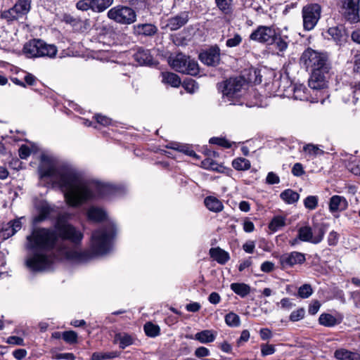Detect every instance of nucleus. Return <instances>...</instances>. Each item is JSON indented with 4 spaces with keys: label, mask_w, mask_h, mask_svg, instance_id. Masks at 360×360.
I'll list each match as a JSON object with an SVG mask.
<instances>
[{
    "label": "nucleus",
    "mask_w": 360,
    "mask_h": 360,
    "mask_svg": "<svg viewBox=\"0 0 360 360\" xmlns=\"http://www.w3.org/2000/svg\"><path fill=\"white\" fill-rule=\"evenodd\" d=\"M305 315V310L304 308H300L295 311H293L289 317L290 321L292 322L298 321L302 320Z\"/></svg>",
    "instance_id": "obj_49"
},
{
    "label": "nucleus",
    "mask_w": 360,
    "mask_h": 360,
    "mask_svg": "<svg viewBox=\"0 0 360 360\" xmlns=\"http://www.w3.org/2000/svg\"><path fill=\"white\" fill-rule=\"evenodd\" d=\"M348 206V200L344 196L334 195L329 199L328 210L333 214L346 210Z\"/></svg>",
    "instance_id": "obj_15"
},
{
    "label": "nucleus",
    "mask_w": 360,
    "mask_h": 360,
    "mask_svg": "<svg viewBox=\"0 0 360 360\" xmlns=\"http://www.w3.org/2000/svg\"><path fill=\"white\" fill-rule=\"evenodd\" d=\"M276 31L273 27L260 25L250 34V39L259 43L272 44Z\"/></svg>",
    "instance_id": "obj_12"
},
{
    "label": "nucleus",
    "mask_w": 360,
    "mask_h": 360,
    "mask_svg": "<svg viewBox=\"0 0 360 360\" xmlns=\"http://www.w3.org/2000/svg\"><path fill=\"white\" fill-rule=\"evenodd\" d=\"M22 52L29 58H54L58 49L55 45L47 44L41 39H32L24 45Z\"/></svg>",
    "instance_id": "obj_5"
},
{
    "label": "nucleus",
    "mask_w": 360,
    "mask_h": 360,
    "mask_svg": "<svg viewBox=\"0 0 360 360\" xmlns=\"http://www.w3.org/2000/svg\"><path fill=\"white\" fill-rule=\"evenodd\" d=\"M334 356L338 360H360V354L346 349H338L334 352Z\"/></svg>",
    "instance_id": "obj_29"
},
{
    "label": "nucleus",
    "mask_w": 360,
    "mask_h": 360,
    "mask_svg": "<svg viewBox=\"0 0 360 360\" xmlns=\"http://www.w3.org/2000/svg\"><path fill=\"white\" fill-rule=\"evenodd\" d=\"M325 234V229L322 226H316L313 229L305 226L298 230V238L304 242L313 244L321 243Z\"/></svg>",
    "instance_id": "obj_10"
},
{
    "label": "nucleus",
    "mask_w": 360,
    "mask_h": 360,
    "mask_svg": "<svg viewBox=\"0 0 360 360\" xmlns=\"http://www.w3.org/2000/svg\"><path fill=\"white\" fill-rule=\"evenodd\" d=\"M189 20V14L187 11L181 12L178 15L169 18L167 20L165 27L171 31H175L180 29L187 23Z\"/></svg>",
    "instance_id": "obj_17"
},
{
    "label": "nucleus",
    "mask_w": 360,
    "mask_h": 360,
    "mask_svg": "<svg viewBox=\"0 0 360 360\" xmlns=\"http://www.w3.org/2000/svg\"><path fill=\"white\" fill-rule=\"evenodd\" d=\"M202 167L206 169L217 170L218 165L210 158H206L202 161Z\"/></svg>",
    "instance_id": "obj_52"
},
{
    "label": "nucleus",
    "mask_w": 360,
    "mask_h": 360,
    "mask_svg": "<svg viewBox=\"0 0 360 360\" xmlns=\"http://www.w3.org/2000/svg\"><path fill=\"white\" fill-rule=\"evenodd\" d=\"M117 232L116 226L112 221L99 229L94 231L91 235V248L96 255H105L112 248V241Z\"/></svg>",
    "instance_id": "obj_4"
},
{
    "label": "nucleus",
    "mask_w": 360,
    "mask_h": 360,
    "mask_svg": "<svg viewBox=\"0 0 360 360\" xmlns=\"http://www.w3.org/2000/svg\"><path fill=\"white\" fill-rule=\"evenodd\" d=\"M233 0H214L217 8L224 15H231L233 12Z\"/></svg>",
    "instance_id": "obj_32"
},
{
    "label": "nucleus",
    "mask_w": 360,
    "mask_h": 360,
    "mask_svg": "<svg viewBox=\"0 0 360 360\" xmlns=\"http://www.w3.org/2000/svg\"><path fill=\"white\" fill-rule=\"evenodd\" d=\"M6 342L13 345H24V340L18 336H10L7 338Z\"/></svg>",
    "instance_id": "obj_61"
},
{
    "label": "nucleus",
    "mask_w": 360,
    "mask_h": 360,
    "mask_svg": "<svg viewBox=\"0 0 360 360\" xmlns=\"http://www.w3.org/2000/svg\"><path fill=\"white\" fill-rule=\"evenodd\" d=\"M210 143L217 144L226 148L231 147V143L224 138L212 137L209 141Z\"/></svg>",
    "instance_id": "obj_50"
},
{
    "label": "nucleus",
    "mask_w": 360,
    "mask_h": 360,
    "mask_svg": "<svg viewBox=\"0 0 360 360\" xmlns=\"http://www.w3.org/2000/svg\"><path fill=\"white\" fill-rule=\"evenodd\" d=\"M259 335L262 340H266L272 338L273 334L269 328H264L260 329Z\"/></svg>",
    "instance_id": "obj_63"
},
{
    "label": "nucleus",
    "mask_w": 360,
    "mask_h": 360,
    "mask_svg": "<svg viewBox=\"0 0 360 360\" xmlns=\"http://www.w3.org/2000/svg\"><path fill=\"white\" fill-rule=\"evenodd\" d=\"M38 215L34 219L35 223L41 222L49 217L53 207L46 202H41L39 205L38 207Z\"/></svg>",
    "instance_id": "obj_23"
},
{
    "label": "nucleus",
    "mask_w": 360,
    "mask_h": 360,
    "mask_svg": "<svg viewBox=\"0 0 360 360\" xmlns=\"http://www.w3.org/2000/svg\"><path fill=\"white\" fill-rule=\"evenodd\" d=\"M321 307V303L318 300H314L309 304L308 308V312L311 315L316 314Z\"/></svg>",
    "instance_id": "obj_57"
},
{
    "label": "nucleus",
    "mask_w": 360,
    "mask_h": 360,
    "mask_svg": "<svg viewBox=\"0 0 360 360\" xmlns=\"http://www.w3.org/2000/svg\"><path fill=\"white\" fill-rule=\"evenodd\" d=\"M167 147L168 148H172L182 152L191 157H193L195 158H198V155L195 153V151L191 149L188 146L181 145L179 143H170L167 146Z\"/></svg>",
    "instance_id": "obj_37"
},
{
    "label": "nucleus",
    "mask_w": 360,
    "mask_h": 360,
    "mask_svg": "<svg viewBox=\"0 0 360 360\" xmlns=\"http://www.w3.org/2000/svg\"><path fill=\"white\" fill-rule=\"evenodd\" d=\"M280 198L287 204H293L299 200L300 195L291 189H285L281 192Z\"/></svg>",
    "instance_id": "obj_34"
},
{
    "label": "nucleus",
    "mask_w": 360,
    "mask_h": 360,
    "mask_svg": "<svg viewBox=\"0 0 360 360\" xmlns=\"http://www.w3.org/2000/svg\"><path fill=\"white\" fill-rule=\"evenodd\" d=\"M134 32L139 35L152 36L155 34L158 29L152 24H138L134 27Z\"/></svg>",
    "instance_id": "obj_28"
},
{
    "label": "nucleus",
    "mask_w": 360,
    "mask_h": 360,
    "mask_svg": "<svg viewBox=\"0 0 360 360\" xmlns=\"http://www.w3.org/2000/svg\"><path fill=\"white\" fill-rule=\"evenodd\" d=\"M313 293V290L309 284H304L298 289V296L301 298H308Z\"/></svg>",
    "instance_id": "obj_46"
},
{
    "label": "nucleus",
    "mask_w": 360,
    "mask_h": 360,
    "mask_svg": "<svg viewBox=\"0 0 360 360\" xmlns=\"http://www.w3.org/2000/svg\"><path fill=\"white\" fill-rule=\"evenodd\" d=\"M113 0H91L92 11L95 12H102L110 6Z\"/></svg>",
    "instance_id": "obj_38"
},
{
    "label": "nucleus",
    "mask_w": 360,
    "mask_h": 360,
    "mask_svg": "<svg viewBox=\"0 0 360 360\" xmlns=\"http://www.w3.org/2000/svg\"><path fill=\"white\" fill-rule=\"evenodd\" d=\"M266 184H270V185L277 184L280 182V178L274 172H270L268 173V174L266 176Z\"/></svg>",
    "instance_id": "obj_54"
},
{
    "label": "nucleus",
    "mask_w": 360,
    "mask_h": 360,
    "mask_svg": "<svg viewBox=\"0 0 360 360\" xmlns=\"http://www.w3.org/2000/svg\"><path fill=\"white\" fill-rule=\"evenodd\" d=\"M286 225V218L283 216H275L269 224V229L272 232H276Z\"/></svg>",
    "instance_id": "obj_35"
},
{
    "label": "nucleus",
    "mask_w": 360,
    "mask_h": 360,
    "mask_svg": "<svg viewBox=\"0 0 360 360\" xmlns=\"http://www.w3.org/2000/svg\"><path fill=\"white\" fill-rule=\"evenodd\" d=\"M228 39L226 41V46L229 48H233L239 46L243 40L241 35L239 33H234L233 35H228Z\"/></svg>",
    "instance_id": "obj_41"
},
{
    "label": "nucleus",
    "mask_w": 360,
    "mask_h": 360,
    "mask_svg": "<svg viewBox=\"0 0 360 360\" xmlns=\"http://www.w3.org/2000/svg\"><path fill=\"white\" fill-rule=\"evenodd\" d=\"M22 227V223L20 219H15L4 224L0 230V237L3 239H8L13 236Z\"/></svg>",
    "instance_id": "obj_19"
},
{
    "label": "nucleus",
    "mask_w": 360,
    "mask_h": 360,
    "mask_svg": "<svg viewBox=\"0 0 360 360\" xmlns=\"http://www.w3.org/2000/svg\"><path fill=\"white\" fill-rule=\"evenodd\" d=\"M233 167L238 171L248 170L250 168V162L244 158L234 159L232 162Z\"/></svg>",
    "instance_id": "obj_39"
},
{
    "label": "nucleus",
    "mask_w": 360,
    "mask_h": 360,
    "mask_svg": "<svg viewBox=\"0 0 360 360\" xmlns=\"http://www.w3.org/2000/svg\"><path fill=\"white\" fill-rule=\"evenodd\" d=\"M82 231L72 224L59 218L55 229L37 228L27 236L26 248L31 255L26 265L34 271L51 269L56 259H65L82 263L89 261L93 255L82 250Z\"/></svg>",
    "instance_id": "obj_1"
},
{
    "label": "nucleus",
    "mask_w": 360,
    "mask_h": 360,
    "mask_svg": "<svg viewBox=\"0 0 360 360\" xmlns=\"http://www.w3.org/2000/svg\"><path fill=\"white\" fill-rule=\"evenodd\" d=\"M275 268L274 264L269 261H266L261 264L260 269L264 273H270Z\"/></svg>",
    "instance_id": "obj_60"
},
{
    "label": "nucleus",
    "mask_w": 360,
    "mask_h": 360,
    "mask_svg": "<svg viewBox=\"0 0 360 360\" xmlns=\"http://www.w3.org/2000/svg\"><path fill=\"white\" fill-rule=\"evenodd\" d=\"M62 338L68 343H75L77 340V334L73 330L65 331L62 334Z\"/></svg>",
    "instance_id": "obj_48"
},
{
    "label": "nucleus",
    "mask_w": 360,
    "mask_h": 360,
    "mask_svg": "<svg viewBox=\"0 0 360 360\" xmlns=\"http://www.w3.org/2000/svg\"><path fill=\"white\" fill-rule=\"evenodd\" d=\"M108 17L123 25L131 24L136 19L135 11L131 8L124 6H117L110 8L108 12Z\"/></svg>",
    "instance_id": "obj_9"
},
{
    "label": "nucleus",
    "mask_w": 360,
    "mask_h": 360,
    "mask_svg": "<svg viewBox=\"0 0 360 360\" xmlns=\"http://www.w3.org/2000/svg\"><path fill=\"white\" fill-rule=\"evenodd\" d=\"M162 81L165 84H169L172 87H178L181 84L179 77L173 72H162Z\"/></svg>",
    "instance_id": "obj_33"
},
{
    "label": "nucleus",
    "mask_w": 360,
    "mask_h": 360,
    "mask_svg": "<svg viewBox=\"0 0 360 360\" xmlns=\"http://www.w3.org/2000/svg\"><path fill=\"white\" fill-rule=\"evenodd\" d=\"M338 240H339V235L336 231H332L329 233V234L328 236V238H327L328 243L329 245H332V246L336 245L338 242Z\"/></svg>",
    "instance_id": "obj_55"
},
{
    "label": "nucleus",
    "mask_w": 360,
    "mask_h": 360,
    "mask_svg": "<svg viewBox=\"0 0 360 360\" xmlns=\"http://www.w3.org/2000/svg\"><path fill=\"white\" fill-rule=\"evenodd\" d=\"M288 29L285 28L279 32H275L273 44L276 50L279 52H284L288 47L290 42L289 36L287 34Z\"/></svg>",
    "instance_id": "obj_18"
},
{
    "label": "nucleus",
    "mask_w": 360,
    "mask_h": 360,
    "mask_svg": "<svg viewBox=\"0 0 360 360\" xmlns=\"http://www.w3.org/2000/svg\"><path fill=\"white\" fill-rule=\"evenodd\" d=\"M143 328L146 335L149 337L154 338L160 334L159 326L150 322L146 323Z\"/></svg>",
    "instance_id": "obj_42"
},
{
    "label": "nucleus",
    "mask_w": 360,
    "mask_h": 360,
    "mask_svg": "<svg viewBox=\"0 0 360 360\" xmlns=\"http://www.w3.org/2000/svg\"><path fill=\"white\" fill-rule=\"evenodd\" d=\"M344 15L345 19L351 23L356 22L359 20V5L350 8H344Z\"/></svg>",
    "instance_id": "obj_36"
},
{
    "label": "nucleus",
    "mask_w": 360,
    "mask_h": 360,
    "mask_svg": "<svg viewBox=\"0 0 360 360\" xmlns=\"http://www.w3.org/2000/svg\"><path fill=\"white\" fill-rule=\"evenodd\" d=\"M328 34L340 46L346 41L348 35L345 29L342 25L330 27L328 30Z\"/></svg>",
    "instance_id": "obj_21"
},
{
    "label": "nucleus",
    "mask_w": 360,
    "mask_h": 360,
    "mask_svg": "<svg viewBox=\"0 0 360 360\" xmlns=\"http://www.w3.org/2000/svg\"><path fill=\"white\" fill-rule=\"evenodd\" d=\"M39 173L41 178H49L60 188L67 204L71 207H79L96 198H109L122 193L120 186L88 179L72 166L45 155L41 157Z\"/></svg>",
    "instance_id": "obj_2"
},
{
    "label": "nucleus",
    "mask_w": 360,
    "mask_h": 360,
    "mask_svg": "<svg viewBox=\"0 0 360 360\" xmlns=\"http://www.w3.org/2000/svg\"><path fill=\"white\" fill-rule=\"evenodd\" d=\"M321 15V6L319 4H309L302 9L303 28L312 30L317 25Z\"/></svg>",
    "instance_id": "obj_8"
},
{
    "label": "nucleus",
    "mask_w": 360,
    "mask_h": 360,
    "mask_svg": "<svg viewBox=\"0 0 360 360\" xmlns=\"http://www.w3.org/2000/svg\"><path fill=\"white\" fill-rule=\"evenodd\" d=\"M243 229L245 232L251 233L255 229V225L248 219H245L243 223Z\"/></svg>",
    "instance_id": "obj_64"
},
{
    "label": "nucleus",
    "mask_w": 360,
    "mask_h": 360,
    "mask_svg": "<svg viewBox=\"0 0 360 360\" xmlns=\"http://www.w3.org/2000/svg\"><path fill=\"white\" fill-rule=\"evenodd\" d=\"M96 122L103 126H108L111 124L112 120L106 116L98 114L95 115Z\"/></svg>",
    "instance_id": "obj_56"
},
{
    "label": "nucleus",
    "mask_w": 360,
    "mask_h": 360,
    "mask_svg": "<svg viewBox=\"0 0 360 360\" xmlns=\"http://www.w3.org/2000/svg\"><path fill=\"white\" fill-rule=\"evenodd\" d=\"M245 80L242 77H233L226 80L219 85L225 101L231 102V104H236L235 99L241 95V91Z\"/></svg>",
    "instance_id": "obj_7"
},
{
    "label": "nucleus",
    "mask_w": 360,
    "mask_h": 360,
    "mask_svg": "<svg viewBox=\"0 0 360 360\" xmlns=\"http://www.w3.org/2000/svg\"><path fill=\"white\" fill-rule=\"evenodd\" d=\"M205 205L211 212H220L224 209L223 203L221 200L214 196H207L204 200Z\"/></svg>",
    "instance_id": "obj_27"
},
{
    "label": "nucleus",
    "mask_w": 360,
    "mask_h": 360,
    "mask_svg": "<svg viewBox=\"0 0 360 360\" xmlns=\"http://www.w3.org/2000/svg\"><path fill=\"white\" fill-rule=\"evenodd\" d=\"M135 339L131 335L125 333H118L115 334L114 342L118 343L121 349H124L127 347L132 345Z\"/></svg>",
    "instance_id": "obj_25"
},
{
    "label": "nucleus",
    "mask_w": 360,
    "mask_h": 360,
    "mask_svg": "<svg viewBox=\"0 0 360 360\" xmlns=\"http://www.w3.org/2000/svg\"><path fill=\"white\" fill-rule=\"evenodd\" d=\"M91 5H93L91 4V0H79L76 4V8L78 10L83 11H88L89 9L92 10Z\"/></svg>",
    "instance_id": "obj_51"
},
{
    "label": "nucleus",
    "mask_w": 360,
    "mask_h": 360,
    "mask_svg": "<svg viewBox=\"0 0 360 360\" xmlns=\"http://www.w3.org/2000/svg\"><path fill=\"white\" fill-rule=\"evenodd\" d=\"M217 333L212 330H204L195 333L194 339L200 343L207 344L214 342Z\"/></svg>",
    "instance_id": "obj_30"
},
{
    "label": "nucleus",
    "mask_w": 360,
    "mask_h": 360,
    "mask_svg": "<svg viewBox=\"0 0 360 360\" xmlns=\"http://www.w3.org/2000/svg\"><path fill=\"white\" fill-rule=\"evenodd\" d=\"M319 203V198L316 195H309L304 200L305 208L309 210H315Z\"/></svg>",
    "instance_id": "obj_45"
},
{
    "label": "nucleus",
    "mask_w": 360,
    "mask_h": 360,
    "mask_svg": "<svg viewBox=\"0 0 360 360\" xmlns=\"http://www.w3.org/2000/svg\"><path fill=\"white\" fill-rule=\"evenodd\" d=\"M31 8V0H17L14 6L2 13V17L8 21L18 20L26 15Z\"/></svg>",
    "instance_id": "obj_11"
},
{
    "label": "nucleus",
    "mask_w": 360,
    "mask_h": 360,
    "mask_svg": "<svg viewBox=\"0 0 360 360\" xmlns=\"http://www.w3.org/2000/svg\"><path fill=\"white\" fill-rule=\"evenodd\" d=\"M199 58L207 65H216L220 60V49L217 46H212L207 51L201 53Z\"/></svg>",
    "instance_id": "obj_16"
},
{
    "label": "nucleus",
    "mask_w": 360,
    "mask_h": 360,
    "mask_svg": "<svg viewBox=\"0 0 360 360\" xmlns=\"http://www.w3.org/2000/svg\"><path fill=\"white\" fill-rule=\"evenodd\" d=\"M171 67L176 71L195 76L199 73L198 63L181 53H177L169 58Z\"/></svg>",
    "instance_id": "obj_6"
},
{
    "label": "nucleus",
    "mask_w": 360,
    "mask_h": 360,
    "mask_svg": "<svg viewBox=\"0 0 360 360\" xmlns=\"http://www.w3.org/2000/svg\"><path fill=\"white\" fill-rule=\"evenodd\" d=\"M226 323L231 327H237L240 325V317L235 313L230 312L225 316Z\"/></svg>",
    "instance_id": "obj_44"
},
{
    "label": "nucleus",
    "mask_w": 360,
    "mask_h": 360,
    "mask_svg": "<svg viewBox=\"0 0 360 360\" xmlns=\"http://www.w3.org/2000/svg\"><path fill=\"white\" fill-rule=\"evenodd\" d=\"M31 153V149L25 145H22L19 148V156L21 159H27Z\"/></svg>",
    "instance_id": "obj_62"
},
{
    "label": "nucleus",
    "mask_w": 360,
    "mask_h": 360,
    "mask_svg": "<svg viewBox=\"0 0 360 360\" xmlns=\"http://www.w3.org/2000/svg\"><path fill=\"white\" fill-rule=\"evenodd\" d=\"M293 91V98L296 100L300 101H309L311 103H318L321 101V103H323L324 100L320 99L317 95V91H313V93L316 92L315 97L311 96V94L308 92V89L303 84H295L292 87Z\"/></svg>",
    "instance_id": "obj_14"
},
{
    "label": "nucleus",
    "mask_w": 360,
    "mask_h": 360,
    "mask_svg": "<svg viewBox=\"0 0 360 360\" xmlns=\"http://www.w3.org/2000/svg\"><path fill=\"white\" fill-rule=\"evenodd\" d=\"M301 61L311 72L309 79V86L310 89L314 91L326 88V75L330 69L328 55L326 53L307 49L303 52L301 56Z\"/></svg>",
    "instance_id": "obj_3"
},
{
    "label": "nucleus",
    "mask_w": 360,
    "mask_h": 360,
    "mask_svg": "<svg viewBox=\"0 0 360 360\" xmlns=\"http://www.w3.org/2000/svg\"><path fill=\"white\" fill-rule=\"evenodd\" d=\"M305 261V254L297 251L285 253L279 257V263L283 269L297 264H302Z\"/></svg>",
    "instance_id": "obj_13"
},
{
    "label": "nucleus",
    "mask_w": 360,
    "mask_h": 360,
    "mask_svg": "<svg viewBox=\"0 0 360 360\" xmlns=\"http://www.w3.org/2000/svg\"><path fill=\"white\" fill-rule=\"evenodd\" d=\"M292 174L295 176H300L304 174L303 166L301 163H295L292 168Z\"/></svg>",
    "instance_id": "obj_58"
},
{
    "label": "nucleus",
    "mask_w": 360,
    "mask_h": 360,
    "mask_svg": "<svg viewBox=\"0 0 360 360\" xmlns=\"http://www.w3.org/2000/svg\"><path fill=\"white\" fill-rule=\"evenodd\" d=\"M119 355L120 353L117 352H94L91 355V360H105L116 358Z\"/></svg>",
    "instance_id": "obj_40"
},
{
    "label": "nucleus",
    "mask_w": 360,
    "mask_h": 360,
    "mask_svg": "<svg viewBox=\"0 0 360 360\" xmlns=\"http://www.w3.org/2000/svg\"><path fill=\"white\" fill-rule=\"evenodd\" d=\"M276 349L273 345L264 344L261 345V354L263 356L275 353Z\"/></svg>",
    "instance_id": "obj_53"
},
{
    "label": "nucleus",
    "mask_w": 360,
    "mask_h": 360,
    "mask_svg": "<svg viewBox=\"0 0 360 360\" xmlns=\"http://www.w3.org/2000/svg\"><path fill=\"white\" fill-rule=\"evenodd\" d=\"M230 288L242 298L248 296L251 291L250 286L244 283H233L230 285Z\"/></svg>",
    "instance_id": "obj_31"
},
{
    "label": "nucleus",
    "mask_w": 360,
    "mask_h": 360,
    "mask_svg": "<svg viewBox=\"0 0 360 360\" xmlns=\"http://www.w3.org/2000/svg\"><path fill=\"white\" fill-rule=\"evenodd\" d=\"M303 150L311 157H316L323 154V150L314 144H307L303 147Z\"/></svg>",
    "instance_id": "obj_43"
},
{
    "label": "nucleus",
    "mask_w": 360,
    "mask_h": 360,
    "mask_svg": "<svg viewBox=\"0 0 360 360\" xmlns=\"http://www.w3.org/2000/svg\"><path fill=\"white\" fill-rule=\"evenodd\" d=\"M88 219L95 222L101 221L107 218L105 211L98 207H90L86 212Z\"/></svg>",
    "instance_id": "obj_22"
},
{
    "label": "nucleus",
    "mask_w": 360,
    "mask_h": 360,
    "mask_svg": "<svg viewBox=\"0 0 360 360\" xmlns=\"http://www.w3.org/2000/svg\"><path fill=\"white\" fill-rule=\"evenodd\" d=\"M342 319L343 316L341 314L335 316L330 314L323 313L319 316V323L325 327L332 328L340 324Z\"/></svg>",
    "instance_id": "obj_20"
},
{
    "label": "nucleus",
    "mask_w": 360,
    "mask_h": 360,
    "mask_svg": "<svg viewBox=\"0 0 360 360\" xmlns=\"http://www.w3.org/2000/svg\"><path fill=\"white\" fill-rule=\"evenodd\" d=\"M134 60L141 65H150L153 58L148 50L139 49L134 54Z\"/></svg>",
    "instance_id": "obj_26"
},
{
    "label": "nucleus",
    "mask_w": 360,
    "mask_h": 360,
    "mask_svg": "<svg viewBox=\"0 0 360 360\" xmlns=\"http://www.w3.org/2000/svg\"><path fill=\"white\" fill-rule=\"evenodd\" d=\"M210 255L220 264H226L230 259L229 254L219 247L212 248L210 250Z\"/></svg>",
    "instance_id": "obj_24"
},
{
    "label": "nucleus",
    "mask_w": 360,
    "mask_h": 360,
    "mask_svg": "<svg viewBox=\"0 0 360 360\" xmlns=\"http://www.w3.org/2000/svg\"><path fill=\"white\" fill-rule=\"evenodd\" d=\"M210 350L205 347H200L195 351V355L198 358H203L210 356Z\"/></svg>",
    "instance_id": "obj_59"
},
{
    "label": "nucleus",
    "mask_w": 360,
    "mask_h": 360,
    "mask_svg": "<svg viewBox=\"0 0 360 360\" xmlns=\"http://www.w3.org/2000/svg\"><path fill=\"white\" fill-rule=\"evenodd\" d=\"M182 85L184 89L189 94H193L198 89V84L192 79L185 80Z\"/></svg>",
    "instance_id": "obj_47"
}]
</instances>
